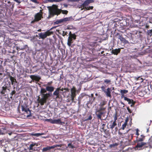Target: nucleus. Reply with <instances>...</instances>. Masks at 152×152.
I'll return each instance as SVG.
<instances>
[{
	"label": "nucleus",
	"instance_id": "1",
	"mask_svg": "<svg viewBox=\"0 0 152 152\" xmlns=\"http://www.w3.org/2000/svg\"><path fill=\"white\" fill-rule=\"evenodd\" d=\"M43 86L45 87L46 88H41L39 94L42 98H40L39 96L37 100L38 103L42 106L46 103L48 100H49L52 95V92L54 89V87L52 86H46L45 84Z\"/></svg>",
	"mask_w": 152,
	"mask_h": 152
},
{
	"label": "nucleus",
	"instance_id": "2",
	"mask_svg": "<svg viewBox=\"0 0 152 152\" xmlns=\"http://www.w3.org/2000/svg\"><path fill=\"white\" fill-rule=\"evenodd\" d=\"M152 139L151 137L149 139V141L147 143L144 142L138 143L136 145V148L139 150L143 149H145L146 150V148H152Z\"/></svg>",
	"mask_w": 152,
	"mask_h": 152
},
{
	"label": "nucleus",
	"instance_id": "3",
	"mask_svg": "<svg viewBox=\"0 0 152 152\" xmlns=\"http://www.w3.org/2000/svg\"><path fill=\"white\" fill-rule=\"evenodd\" d=\"M61 13L60 10L57 8L56 6L53 5L52 7L49 9V14L48 17V19L53 17L55 15H58Z\"/></svg>",
	"mask_w": 152,
	"mask_h": 152
},
{
	"label": "nucleus",
	"instance_id": "4",
	"mask_svg": "<svg viewBox=\"0 0 152 152\" xmlns=\"http://www.w3.org/2000/svg\"><path fill=\"white\" fill-rule=\"evenodd\" d=\"M10 84L9 85L5 84L2 87L0 93L2 96H8V93L10 91Z\"/></svg>",
	"mask_w": 152,
	"mask_h": 152
},
{
	"label": "nucleus",
	"instance_id": "5",
	"mask_svg": "<svg viewBox=\"0 0 152 152\" xmlns=\"http://www.w3.org/2000/svg\"><path fill=\"white\" fill-rule=\"evenodd\" d=\"M56 27H54L51 28L49 30H48L44 33H41L39 34V39H44L46 38L47 36H50L53 34V32L50 31V30H52L53 28H55Z\"/></svg>",
	"mask_w": 152,
	"mask_h": 152
},
{
	"label": "nucleus",
	"instance_id": "6",
	"mask_svg": "<svg viewBox=\"0 0 152 152\" xmlns=\"http://www.w3.org/2000/svg\"><path fill=\"white\" fill-rule=\"evenodd\" d=\"M21 110L23 113L27 117H29L31 116V110L29 109L28 108L27 106L23 105H21Z\"/></svg>",
	"mask_w": 152,
	"mask_h": 152
},
{
	"label": "nucleus",
	"instance_id": "7",
	"mask_svg": "<svg viewBox=\"0 0 152 152\" xmlns=\"http://www.w3.org/2000/svg\"><path fill=\"white\" fill-rule=\"evenodd\" d=\"M34 18V19L31 22V23H34L40 20L43 18L42 15L40 12H38L35 14Z\"/></svg>",
	"mask_w": 152,
	"mask_h": 152
},
{
	"label": "nucleus",
	"instance_id": "8",
	"mask_svg": "<svg viewBox=\"0 0 152 152\" xmlns=\"http://www.w3.org/2000/svg\"><path fill=\"white\" fill-rule=\"evenodd\" d=\"M105 112L104 111H100L99 112L97 111L96 113V115L98 119H99L101 120H105L106 118H102L105 116Z\"/></svg>",
	"mask_w": 152,
	"mask_h": 152
},
{
	"label": "nucleus",
	"instance_id": "9",
	"mask_svg": "<svg viewBox=\"0 0 152 152\" xmlns=\"http://www.w3.org/2000/svg\"><path fill=\"white\" fill-rule=\"evenodd\" d=\"M62 146L61 144L60 145H54L52 146H47L46 147L43 148L42 151L43 152L47 151H49L51 149L57 147H61Z\"/></svg>",
	"mask_w": 152,
	"mask_h": 152
},
{
	"label": "nucleus",
	"instance_id": "10",
	"mask_svg": "<svg viewBox=\"0 0 152 152\" xmlns=\"http://www.w3.org/2000/svg\"><path fill=\"white\" fill-rule=\"evenodd\" d=\"M94 0H86L84 1V2L80 5V7L79 8H85V7H87L86 6H88L89 4L94 2Z\"/></svg>",
	"mask_w": 152,
	"mask_h": 152
},
{
	"label": "nucleus",
	"instance_id": "11",
	"mask_svg": "<svg viewBox=\"0 0 152 152\" xmlns=\"http://www.w3.org/2000/svg\"><path fill=\"white\" fill-rule=\"evenodd\" d=\"M71 100L73 102L75 100V98L76 97V89L75 87H73L71 89Z\"/></svg>",
	"mask_w": 152,
	"mask_h": 152
},
{
	"label": "nucleus",
	"instance_id": "12",
	"mask_svg": "<svg viewBox=\"0 0 152 152\" xmlns=\"http://www.w3.org/2000/svg\"><path fill=\"white\" fill-rule=\"evenodd\" d=\"M60 89V88H57L53 93V94L54 96H56V99H59L61 97V95L59 94Z\"/></svg>",
	"mask_w": 152,
	"mask_h": 152
},
{
	"label": "nucleus",
	"instance_id": "13",
	"mask_svg": "<svg viewBox=\"0 0 152 152\" xmlns=\"http://www.w3.org/2000/svg\"><path fill=\"white\" fill-rule=\"evenodd\" d=\"M70 18H66L63 19H61L59 20H57L55 22V24H61L64 22H65L68 21L70 20Z\"/></svg>",
	"mask_w": 152,
	"mask_h": 152
},
{
	"label": "nucleus",
	"instance_id": "14",
	"mask_svg": "<svg viewBox=\"0 0 152 152\" xmlns=\"http://www.w3.org/2000/svg\"><path fill=\"white\" fill-rule=\"evenodd\" d=\"M38 144L36 143L32 142L30 144L29 146V149L34 151L37 150V146Z\"/></svg>",
	"mask_w": 152,
	"mask_h": 152
},
{
	"label": "nucleus",
	"instance_id": "15",
	"mask_svg": "<svg viewBox=\"0 0 152 152\" xmlns=\"http://www.w3.org/2000/svg\"><path fill=\"white\" fill-rule=\"evenodd\" d=\"M82 48L83 49H85L87 51H91L93 52V49L88 43L83 46Z\"/></svg>",
	"mask_w": 152,
	"mask_h": 152
},
{
	"label": "nucleus",
	"instance_id": "16",
	"mask_svg": "<svg viewBox=\"0 0 152 152\" xmlns=\"http://www.w3.org/2000/svg\"><path fill=\"white\" fill-rule=\"evenodd\" d=\"M110 125H109V127H107L108 129H110L111 130H113L115 126H117V123L115 122V121H110Z\"/></svg>",
	"mask_w": 152,
	"mask_h": 152
},
{
	"label": "nucleus",
	"instance_id": "17",
	"mask_svg": "<svg viewBox=\"0 0 152 152\" xmlns=\"http://www.w3.org/2000/svg\"><path fill=\"white\" fill-rule=\"evenodd\" d=\"M30 78L33 80H35L37 82H39L40 79V77L37 76L32 75L30 76Z\"/></svg>",
	"mask_w": 152,
	"mask_h": 152
},
{
	"label": "nucleus",
	"instance_id": "18",
	"mask_svg": "<svg viewBox=\"0 0 152 152\" xmlns=\"http://www.w3.org/2000/svg\"><path fill=\"white\" fill-rule=\"evenodd\" d=\"M123 48H119L118 49H113L112 50L111 53L112 54L117 55L121 52V49H123Z\"/></svg>",
	"mask_w": 152,
	"mask_h": 152
},
{
	"label": "nucleus",
	"instance_id": "19",
	"mask_svg": "<svg viewBox=\"0 0 152 152\" xmlns=\"http://www.w3.org/2000/svg\"><path fill=\"white\" fill-rule=\"evenodd\" d=\"M124 98L125 100L126 101L128 102V104H135V102L134 101V100L133 99H130L125 96H124Z\"/></svg>",
	"mask_w": 152,
	"mask_h": 152
},
{
	"label": "nucleus",
	"instance_id": "20",
	"mask_svg": "<svg viewBox=\"0 0 152 152\" xmlns=\"http://www.w3.org/2000/svg\"><path fill=\"white\" fill-rule=\"evenodd\" d=\"M62 123L60 119H52L51 122V124H61Z\"/></svg>",
	"mask_w": 152,
	"mask_h": 152
},
{
	"label": "nucleus",
	"instance_id": "21",
	"mask_svg": "<svg viewBox=\"0 0 152 152\" xmlns=\"http://www.w3.org/2000/svg\"><path fill=\"white\" fill-rule=\"evenodd\" d=\"M107 96L108 97H111V90L109 88H108L106 91V92H104Z\"/></svg>",
	"mask_w": 152,
	"mask_h": 152
},
{
	"label": "nucleus",
	"instance_id": "22",
	"mask_svg": "<svg viewBox=\"0 0 152 152\" xmlns=\"http://www.w3.org/2000/svg\"><path fill=\"white\" fill-rule=\"evenodd\" d=\"M118 38L121 42H123L125 44L129 43L128 41L126 40L122 36H120Z\"/></svg>",
	"mask_w": 152,
	"mask_h": 152
},
{
	"label": "nucleus",
	"instance_id": "23",
	"mask_svg": "<svg viewBox=\"0 0 152 152\" xmlns=\"http://www.w3.org/2000/svg\"><path fill=\"white\" fill-rule=\"evenodd\" d=\"M127 23L125 19H124L121 21L120 25L121 26H124L127 25Z\"/></svg>",
	"mask_w": 152,
	"mask_h": 152
},
{
	"label": "nucleus",
	"instance_id": "24",
	"mask_svg": "<svg viewBox=\"0 0 152 152\" xmlns=\"http://www.w3.org/2000/svg\"><path fill=\"white\" fill-rule=\"evenodd\" d=\"M73 42V41L72 39L70 37H69L68 39L67 43V45L69 46L70 47L71 46L72 43Z\"/></svg>",
	"mask_w": 152,
	"mask_h": 152
},
{
	"label": "nucleus",
	"instance_id": "25",
	"mask_svg": "<svg viewBox=\"0 0 152 152\" xmlns=\"http://www.w3.org/2000/svg\"><path fill=\"white\" fill-rule=\"evenodd\" d=\"M10 79L11 81V84L12 85H13L14 84H15V83H17L16 79H15L14 77H10Z\"/></svg>",
	"mask_w": 152,
	"mask_h": 152
},
{
	"label": "nucleus",
	"instance_id": "26",
	"mask_svg": "<svg viewBox=\"0 0 152 152\" xmlns=\"http://www.w3.org/2000/svg\"><path fill=\"white\" fill-rule=\"evenodd\" d=\"M141 137L138 138L137 137H136V141L137 142H141L143 140L145 136L143 135H141L140 136Z\"/></svg>",
	"mask_w": 152,
	"mask_h": 152
},
{
	"label": "nucleus",
	"instance_id": "27",
	"mask_svg": "<svg viewBox=\"0 0 152 152\" xmlns=\"http://www.w3.org/2000/svg\"><path fill=\"white\" fill-rule=\"evenodd\" d=\"M44 133H33L31 134V135L32 136H36V137H39V136L44 135Z\"/></svg>",
	"mask_w": 152,
	"mask_h": 152
},
{
	"label": "nucleus",
	"instance_id": "28",
	"mask_svg": "<svg viewBox=\"0 0 152 152\" xmlns=\"http://www.w3.org/2000/svg\"><path fill=\"white\" fill-rule=\"evenodd\" d=\"M28 48V46L26 45H24L23 47H22L21 46H20L19 47H17V50H18V49L20 50H24L26 49V48Z\"/></svg>",
	"mask_w": 152,
	"mask_h": 152
},
{
	"label": "nucleus",
	"instance_id": "29",
	"mask_svg": "<svg viewBox=\"0 0 152 152\" xmlns=\"http://www.w3.org/2000/svg\"><path fill=\"white\" fill-rule=\"evenodd\" d=\"M120 92L121 94V97L122 98L123 97L124 98V94H126L128 92V91L125 90H121Z\"/></svg>",
	"mask_w": 152,
	"mask_h": 152
},
{
	"label": "nucleus",
	"instance_id": "30",
	"mask_svg": "<svg viewBox=\"0 0 152 152\" xmlns=\"http://www.w3.org/2000/svg\"><path fill=\"white\" fill-rule=\"evenodd\" d=\"M101 128L103 129V130H105L104 129V126L106 125V123L104 122H102L101 124Z\"/></svg>",
	"mask_w": 152,
	"mask_h": 152
},
{
	"label": "nucleus",
	"instance_id": "31",
	"mask_svg": "<svg viewBox=\"0 0 152 152\" xmlns=\"http://www.w3.org/2000/svg\"><path fill=\"white\" fill-rule=\"evenodd\" d=\"M96 42H91L88 43L90 45L91 48L95 46Z\"/></svg>",
	"mask_w": 152,
	"mask_h": 152
},
{
	"label": "nucleus",
	"instance_id": "32",
	"mask_svg": "<svg viewBox=\"0 0 152 152\" xmlns=\"http://www.w3.org/2000/svg\"><path fill=\"white\" fill-rule=\"evenodd\" d=\"M104 83L106 84H111V80H110L106 79L104 80Z\"/></svg>",
	"mask_w": 152,
	"mask_h": 152
},
{
	"label": "nucleus",
	"instance_id": "33",
	"mask_svg": "<svg viewBox=\"0 0 152 152\" xmlns=\"http://www.w3.org/2000/svg\"><path fill=\"white\" fill-rule=\"evenodd\" d=\"M92 116L90 115L88 118H86L84 120V121H87L88 120H91L92 119Z\"/></svg>",
	"mask_w": 152,
	"mask_h": 152
},
{
	"label": "nucleus",
	"instance_id": "34",
	"mask_svg": "<svg viewBox=\"0 0 152 152\" xmlns=\"http://www.w3.org/2000/svg\"><path fill=\"white\" fill-rule=\"evenodd\" d=\"M56 31H58L60 34H62L63 36H65L66 35L67 33V32H65L64 31H62V34H61L60 32H59V30H57Z\"/></svg>",
	"mask_w": 152,
	"mask_h": 152
},
{
	"label": "nucleus",
	"instance_id": "35",
	"mask_svg": "<svg viewBox=\"0 0 152 152\" xmlns=\"http://www.w3.org/2000/svg\"><path fill=\"white\" fill-rule=\"evenodd\" d=\"M106 104V102L105 100H103L100 102L99 105H100V107H102V106H103Z\"/></svg>",
	"mask_w": 152,
	"mask_h": 152
},
{
	"label": "nucleus",
	"instance_id": "36",
	"mask_svg": "<svg viewBox=\"0 0 152 152\" xmlns=\"http://www.w3.org/2000/svg\"><path fill=\"white\" fill-rule=\"evenodd\" d=\"M106 109L105 107H104L103 106L100 107L99 109L97 110L99 112L100 111H104Z\"/></svg>",
	"mask_w": 152,
	"mask_h": 152
},
{
	"label": "nucleus",
	"instance_id": "37",
	"mask_svg": "<svg viewBox=\"0 0 152 152\" xmlns=\"http://www.w3.org/2000/svg\"><path fill=\"white\" fill-rule=\"evenodd\" d=\"M94 8V7L93 6H89V7H85V8H84V9L86 10H92Z\"/></svg>",
	"mask_w": 152,
	"mask_h": 152
},
{
	"label": "nucleus",
	"instance_id": "38",
	"mask_svg": "<svg viewBox=\"0 0 152 152\" xmlns=\"http://www.w3.org/2000/svg\"><path fill=\"white\" fill-rule=\"evenodd\" d=\"M85 96V95L84 94H80L78 97V99L81 100L83 97Z\"/></svg>",
	"mask_w": 152,
	"mask_h": 152
},
{
	"label": "nucleus",
	"instance_id": "39",
	"mask_svg": "<svg viewBox=\"0 0 152 152\" xmlns=\"http://www.w3.org/2000/svg\"><path fill=\"white\" fill-rule=\"evenodd\" d=\"M16 92V91L15 90H14L13 91H12L10 94V95L11 96L10 97V98L11 99L12 98L13 95L15 94Z\"/></svg>",
	"mask_w": 152,
	"mask_h": 152
},
{
	"label": "nucleus",
	"instance_id": "40",
	"mask_svg": "<svg viewBox=\"0 0 152 152\" xmlns=\"http://www.w3.org/2000/svg\"><path fill=\"white\" fill-rule=\"evenodd\" d=\"M64 0H48V1L49 2H59Z\"/></svg>",
	"mask_w": 152,
	"mask_h": 152
},
{
	"label": "nucleus",
	"instance_id": "41",
	"mask_svg": "<svg viewBox=\"0 0 152 152\" xmlns=\"http://www.w3.org/2000/svg\"><path fill=\"white\" fill-rule=\"evenodd\" d=\"M70 37L72 39H73L74 40L76 39V35L75 34H72L71 36H70Z\"/></svg>",
	"mask_w": 152,
	"mask_h": 152
},
{
	"label": "nucleus",
	"instance_id": "42",
	"mask_svg": "<svg viewBox=\"0 0 152 152\" xmlns=\"http://www.w3.org/2000/svg\"><path fill=\"white\" fill-rule=\"evenodd\" d=\"M60 11L62 12V13L64 14H67L68 13V11L66 10H60Z\"/></svg>",
	"mask_w": 152,
	"mask_h": 152
},
{
	"label": "nucleus",
	"instance_id": "43",
	"mask_svg": "<svg viewBox=\"0 0 152 152\" xmlns=\"http://www.w3.org/2000/svg\"><path fill=\"white\" fill-rule=\"evenodd\" d=\"M105 86H102L101 87V88L102 91L104 92H106V89L105 88Z\"/></svg>",
	"mask_w": 152,
	"mask_h": 152
},
{
	"label": "nucleus",
	"instance_id": "44",
	"mask_svg": "<svg viewBox=\"0 0 152 152\" xmlns=\"http://www.w3.org/2000/svg\"><path fill=\"white\" fill-rule=\"evenodd\" d=\"M6 73L7 75L9 76V78H10V77H12L11 75H12L13 74V73L12 72H11V74L10 72H6Z\"/></svg>",
	"mask_w": 152,
	"mask_h": 152
},
{
	"label": "nucleus",
	"instance_id": "45",
	"mask_svg": "<svg viewBox=\"0 0 152 152\" xmlns=\"http://www.w3.org/2000/svg\"><path fill=\"white\" fill-rule=\"evenodd\" d=\"M68 147L71 148H73L74 147V146L72 145L71 143H69L68 144Z\"/></svg>",
	"mask_w": 152,
	"mask_h": 152
},
{
	"label": "nucleus",
	"instance_id": "46",
	"mask_svg": "<svg viewBox=\"0 0 152 152\" xmlns=\"http://www.w3.org/2000/svg\"><path fill=\"white\" fill-rule=\"evenodd\" d=\"M137 80H141V81H140V82H142L143 80H143L141 77H138L137 78Z\"/></svg>",
	"mask_w": 152,
	"mask_h": 152
},
{
	"label": "nucleus",
	"instance_id": "47",
	"mask_svg": "<svg viewBox=\"0 0 152 152\" xmlns=\"http://www.w3.org/2000/svg\"><path fill=\"white\" fill-rule=\"evenodd\" d=\"M127 125V124L124 123L123 124L122 126L121 127V129H122L123 130L126 127Z\"/></svg>",
	"mask_w": 152,
	"mask_h": 152
},
{
	"label": "nucleus",
	"instance_id": "48",
	"mask_svg": "<svg viewBox=\"0 0 152 152\" xmlns=\"http://www.w3.org/2000/svg\"><path fill=\"white\" fill-rule=\"evenodd\" d=\"M133 135L132 134H130V135H129V139L130 140H131L132 138Z\"/></svg>",
	"mask_w": 152,
	"mask_h": 152
},
{
	"label": "nucleus",
	"instance_id": "49",
	"mask_svg": "<svg viewBox=\"0 0 152 152\" xmlns=\"http://www.w3.org/2000/svg\"><path fill=\"white\" fill-rule=\"evenodd\" d=\"M152 29L151 30H148L147 31V34L149 35H150L152 34Z\"/></svg>",
	"mask_w": 152,
	"mask_h": 152
},
{
	"label": "nucleus",
	"instance_id": "50",
	"mask_svg": "<svg viewBox=\"0 0 152 152\" xmlns=\"http://www.w3.org/2000/svg\"><path fill=\"white\" fill-rule=\"evenodd\" d=\"M4 71L3 67L1 66H0V72H3Z\"/></svg>",
	"mask_w": 152,
	"mask_h": 152
},
{
	"label": "nucleus",
	"instance_id": "51",
	"mask_svg": "<svg viewBox=\"0 0 152 152\" xmlns=\"http://www.w3.org/2000/svg\"><path fill=\"white\" fill-rule=\"evenodd\" d=\"M52 119H45V121H47V122H49L51 124V122H52Z\"/></svg>",
	"mask_w": 152,
	"mask_h": 152
},
{
	"label": "nucleus",
	"instance_id": "52",
	"mask_svg": "<svg viewBox=\"0 0 152 152\" xmlns=\"http://www.w3.org/2000/svg\"><path fill=\"white\" fill-rule=\"evenodd\" d=\"M53 83V82L52 81H50L47 83V84L46 85V86H50Z\"/></svg>",
	"mask_w": 152,
	"mask_h": 152
},
{
	"label": "nucleus",
	"instance_id": "53",
	"mask_svg": "<svg viewBox=\"0 0 152 152\" xmlns=\"http://www.w3.org/2000/svg\"><path fill=\"white\" fill-rule=\"evenodd\" d=\"M117 119V117L116 114H115L114 117V121H115V122H116V121Z\"/></svg>",
	"mask_w": 152,
	"mask_h": 152
},
{
	"label": "nucleus",
	"instance_id": "54",
	"mask_svg": "<svg viewBox=\"0 0 152 152\" xmlns=\"http://www.w3.org/2000/svg\"><path fill=\"white\" fill-rule=\"evenodd\" d=\"M127 109L129 113H132V111L130 109L129 107H127Z\"/></svg>",
	"mask_w": 152,
	"mask_h": 152
},
{
	"label": "nucleus",
	"instance_id": "55",
	"mask_svg": "<svg viewBox=\"0 0 152 152\" xmlns=\"http://www.w3.org/2000/svg\"><path fill=\"white\" fill-rule=\"evenodd\" d=\"M60 91H63L64 89L66 90L67 91L68 90V89L67 88H65L64 89L63 88H61V89L60 88L61 87H60Z\"/></svg>",
	"mask_w": 152,
	"mask_h": 152
},
{
	"label": "nucleus",
	"instance_id": "56",
	"mask_svg": "<svg viewBox=\"0 0 152 152\" xmlns=\"http://www.w3.org/2000/svg\"><path fill=\"white\" fill-rule=\"evenodd\" d=\"M139 130L138 129H137L136 130V135H137V136H138L139 135Z\"/></svg>",
	"mask_w": 152,
	"mask_h": 152
},
{
	"label": "nucleus",
	"instance_id": "57",
	"mask_svg": "<svg viewBox=\"0 0 152 152\" xmlns=\"http://www.w3.org/2000/svg\"><path fill=\"white\" fill-rule=\"evenodd\" d=\"M31 1L35 3H38V2H37V0H30Z\"/></svg>",
	"mask_w": 152,
	"mask_h": 152
},
{
	"label": "nucleus",
	"instance_id": "58",
	"mask_svg": "<svg viewBox=\"0 0 152 152\" xmlns=\"http://www.w3.org/2000/svg\"><path fill=\"white\" fill-rule=\"evenodd\" d=\"M14 1H15L16 2L18 3V4H20L21 1H20V0H13Z\"/></svg>",
	"mask_w": 152,
	"mask_h": 152
},
{
	"label": "nucleus",
	"instance_id": "59",
	"mask_svg": "<svg viewBox=\"0 0 152 152\" xmlns=\"http://www.w3.org/2000/svg\"><path fill=\"white\" fill-rule=\"evenodd\" d=\"M2 129H1L0 128V134H4Z\"/></svg>",
	"mask_w": 152,
	"mask_h": 152
},
{
	"label": "nucleus",
	"instance_id": "60",
	"mask_svg": "<svg viewBox=\"0 0 152 152\" xmlns=\"http://www.w3.org/2000/svg\"><path fill=\"white\" fill-rule=\"evenodd\" d=\"M12 132H9L8 133V134L9 135H11L12 134Z\"/></svg>",
	"mask_w": 152,
	"mask_h": 152
},
{
	"label": "nucleus",
	"instance_id": "61",
	"mask_svg": "<svg viewBox=\"0 0 152 152\" xmlns=\"http://www.w3.org/2000/svg\"><path fill=\"white\" fill-rule=\"evenodd\" d=\"M128 121V119H127L125 120L124 123L127 124V123Z\"/></svg>",
	"mask_w": 152,
	"mask_h": 152
},
{
	"label": "nucleus",
	"instance_id": "62",
	"mask_svg": "<svg viewBox=\"0 0 152 152\" xmlns=\"http://www.w3.org/2000/svg\"><path fill=\"white\" fill-rule=\"evenodd\" d=\"M72 34V32L71 31H70L69 33V36H71L72 34Z\"/></svg>",
	"mask_w": 152,
	"mask_h": 152
},
{
	"label": "nucleus",
	"instance_id": "63",
	"mask_svg": "<svg viewBox=\"0 0 152 152\" xmlns=\"http://www.w3.org/2000/svg\"><path fill=\"white\" fill-rule=\"evenodd\" d=\"M78 104H80V102H81V100H80V99H78Z\"/></svg>",
	"mask_w": 152,
	"mask_h": 152
},
{
	"label": "nucleus",
	"instance_id": "64",
	"mask_svg": "<svg viewBox=\"0 0 152 152\" xmlns=\"http://www.w3.org/2000/svg\"><path fill=\"white\" fill-rule=\"evenodd\" d=\"M41 31V29H39L38 30V31Z\"/></svg>",
	"mask_w": 152,
	"mask_h": 152
}]
</instances>
